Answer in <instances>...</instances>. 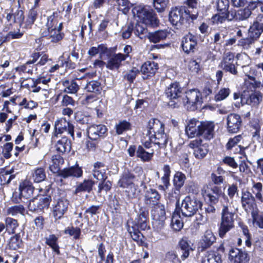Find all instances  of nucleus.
<instances>
[{"instance_id": "1", "label": "nucleus", "mask_w": 263, "mask_h": 263, "mask_svg": "<svg viewBox=\"0 0 263 263\" xmlns=\"http://www.w3.org/2000/svg\"><path fill=\"white\" fill-rule=\"evenodd\" d=\"M215 124L212 122H201L193 119L191 120L185 128V132L189 138L201 136L210 140L214 137Z\"/></svg>"}, {"instance_id": "2", "label": "nucleus", "mask_w": 263, "mask_h": 263, "mask_svg": "<svg viewBox=\"0 0 263 263\" xmlns=\"http://www.w3.org/2000/svg\"><path fill=\"white\" fill-rule=\"evenodd\" d=\"M237 58L239 63L238 65H241L243 70L248 78V79H245V84L247 85L250 84L252 86V87L250 86V88L255 89L259 87L261 85V76L260 73L258 72L254 68H249L250 59L249 57L246 54H237Z\"/></svg>"}, {"instance_id": "3", "label": "nucleus", "mask_w": 263, "mask_h": 263, "mask_svg": "<svg viewBox=\"0 0 263 263\" xmlns=\"http://www.w3.org/2000/svg\"><path fill=\"white\" fill-rule=\"evenodd\" d=\"M148 211L140 210L138 217L135 220V224L132 227H128L127 231L134 241L137 242H142L144 236L139 229L146 230L149 228L148 224Z\"/></svg>"}, {"instance_id": "4", "label": "nucleus", "mask_w": 263, "mask_h": 263, "mask_svg": "<svg viewBox=\"0 0 263 263\" xmlns=\"http://www.w3.org/2000/svg\"><path fill=\"white\" fill-rule=\"evenodd\" d=\"M201 194L204 198L212 204H216L220 197H221L220 202L222 208L229 204H233V202L229 201V199L221 187L218 186H206L205 189L202 190Z\"/></svg>"}, {"instance_id": "5", "label": "nucleus", "mask_w": 263, "mask_h": 263, "mask_svg": "<svg viewBox=\"0 0 263 263\" xmlns=\"http://www.w3.org/2000/svg\"><path fill=\"white\" fill-rule=\"evenodd\" d=\"M234 209L233 204H229L222 208L219 229V235L221 238H223L228 232L234 227Z\"/></svg>"}, {"instance_id": "6", "label": "nucleus", "mask_w": 263, "mask_h": 263, "mask_svg": "<svg viewBox=\"0 0 263 263\" xmlns=\"http://www.w3.org/2000/svg\"><path fill=\"white\" fill-rule=\"evenodd\" d=\"M132 13L135 17H138L145 25L157 26L159 20L154 10L148 7L138 6L132 9Z\"/></svg>"}, {"instance_id": "7", "label": "nucleus", "mask_w": 263, "mask_h": 263, "mask_svg": "<svg viewBox=\"0 0 263 263\" xmlns=\"http://www.w3.org/2000/svg\"><path fill=\"white\" fill-rule=\"evenodd\" d=\"M198 14L197 11L191 14L189 11H187L185 7H175L170 12L169 20L173 25L178 28L189 17L191 18L192 20H196Z\"/></svg>"}, {"instance_id": "8", "label": "nucleus", "mask_w": 263, "mask_h": 263, "mask_svg": "<svg viewBox=\"0 0 263 263\" xmlns=\"http://www.w3.org/2000/svg\"><path fill=\"white\" fill-rule=\"evenodd\" d=\"M19 191L20 193L18 196H17V193L15 192L13 193L11 199L12 202L14 203H19L22 197L28 199V208L30 211L32 212L31 202L33 201V198H32L33 195V183L31 178H26L20 183Z\"/></svg>"}, {"instance_id": "9", "label": "nucleus", "mask_w": 263, "mask_h": 263, "mask_svg": "<svg viewBox=\"0 0 263 263\" xmlns=\"http://www.w3.org/2000/svg\"><path fill=\"white\" fill-rule=\"evenodd\" d=\"M165 94L170 100L168 105L174 108L178 107L181 104L182 95V88L179 83L175 82L170 84L165 89Z\"/></svg>"}, {"instance_id": "10", "label": "nucleus", "mask_w": 263, "mask_h": 263, "mask_svg": "<svg viewBox=\"0 0 263 263\" xmlns=\"http://www.w3.org/2000/svg\"><path fill=\"white\" fill-rule=\"evenodd\" d=\"M202 206V202L197 198L187 196L181 203L180 210L182 215L184 217H192L201 209Z\"/></svg>"}, {"instance_id": "11", "label": "nucleus", "mask_w": 263, "mask_h": 263, "mask_svg": "<svg viewBox=\"0 0 263 263\" xmlns=\"http://www.w3.org/2000/svg\"><path fill=\"white\" fill-rule=\"evenodd\" d=\"M187 110H194L197 109V105H200L202 101L201 94L196 89H193L185 92V95L181 99Z\"/></svg>"}, {"instance_id": "12", "label": "nucleus", "mask_w": 263, "mask_h": 263, "mask_svg": "<svg viewBox=\"0 0 263 263\" xmlns=\"http://www.w3.org/2000/svg\"><path fill=\"white\" fill-rule=\"evenodd\" d=\"M256 198L248 190L242 191L241 204L242 209L247 213H252L258 209Z\"/></svg>"}, {"instance_id": "13", "label": "nucleus", "mask_w": 263, "mask_h": 263, "mask_svg": "<svg viewBox=\"0 0 263 263\" xmlns=\"http://www.w3.org/2000/svg\"><path fill=\"white\" fill-rule=\"evenodd\" d=\"M236 64L234 54L231 52H228L224 53L219 66L224 71L236 75L238 72L236 67Z\"/></svg>"}, {"instance_id": "14", "label": "nucleus", "mask_w": 263, "mask_h": 263, "mask_svg": "<svg viewBox=\"0 0 263 263\" xmlns=\"http://www.w3.org/2000/svg\"><path fill=\"white\" fill-rule=\"evenodd\" d=\"M107 128L102 124H93L87 126V134L88 137L91 140L97 141L105 137L107 135Z\"/></svg>"}, {"instance_id": "15", "label": "nucleus", "mask_w": 263, "mask_h": 263, "mask_svg": "<svg viewBox=\"0 0 263 263\" xmlns=\"http://www.w3.org/2000/svg\"><path fill=\"white\" fill-rule=\"evenodd\" d=\"M202 140L195 139L192 140L189 143V147L194 149L193 154L195 157L198 159H201L205 157L209 152L208 144H202Z\"/></svg>"}, {"instance_id": "16", "label": "nucleus", "mask_w": 263, "mask_h": 263, "mask_svg": "<svg viewBox=\"0 0 263 263\" xmlns=\"http://www.w3.org/2000/svg\"><path fill=\"white\" fill-rule=\"evenodd\" d=\"M54 126L58 134L67 132L74 139V126L65 118H62L57 120L55 122Z\"/></svg>"}, {"instance_id": "17", "label": "nucleus", "mask_w": 263, "mask_h": 263, "mask_svg": "<svg viewBox=\"0 0 263 263\" xmlns=\"http://www.w3.org/2000/svg\"><path fill=\"white\" fill-rule=\"evenodd\" d=\"M39 190L41 193L40 196H38L40 198L37 202V209L43 210L44 208H48L51 200V197L47 194L49 192V187L46 186L43 189L40 186H34V190Z\"/></svg>"}, {"instance_id": "18", "label": "nucleus", "mask_w": 263, "mask_h": 263, "mask_svg": "<svg viewBox=\"0 0 263 263\" xmlns=\"http://www.w3.org/2000/svg\"><path fill=\"white\" fill-rule=\"evenodd\" d=\"M197 45V38L192 34L189 33L182 38L181 47L185 53H194Z\"/></svg>"}, {"instance_id": "19", "label": "nucleus", "mask_w": 263, "mask_h": 263, "mask_svg": "<svg viewBox=\"0 0 263 263\" xmlns=\"http://www.w3.org/2000/svg\"><path fill=\"white\" fill-rule=\"evenodd\" d=\"M263 32V14L257 15L248 30L249 35L258 39Z\"/></svg>"}, {"instance_id": "20", "label": "nucleus", "mask_w": 263, "mask_h": 263, "mask_svg": "<svg viewBox=\"0 0 263 263\" xmlns=\"http://www.w3.org/2000/svg\"><path fill=\"white\" fill-rule=\"evenodd\" d=\"M242 120L237 114H231L227 117V129L229 133H237L241 126Z\"/></svg>"}, {"instance_id": "21", "label": "nucleus", "mask_w": 263, "mask_h": 263, "mask_svg": "<svg viewBox=\"0 0 263 263\" xmlns=\"http://www.w3.org/2000/svg\"><path fill=\"white\" fill-rule=\"evenodd\" d=\"M159 68L158 64L154 61H146L141 67L140 71L143 79L146 80L154 76Z\"/></svg>"}, {"instance_id": "22", "label": "nucleus", "mask_w": 263, "mask_h": 263, "mask_svg": "<svg viewBox=\"0 0 263 263\" xmlns=\"http://www.w3.org/2000/svg\"><path fill=\"white\" fill-rule=\"evenodd\" d=\"M83 175V170L78 164L60 170L58 176L63 178L68 177L80 178Z\"/></svg>"}, {"instance_id": "23", "label": "nucleus", "mask_w": 263, "mask_h": 263, "mask_svg": "<svg viewBox=\"0 0 263 263\" xmlns=\"http://www.w3.org/2000/svg\"><path fill=\"white\" fill-rule=\"evenodd\" d=\"M229 257L233 263H249V257L247 252L237 248H231L229 251Z\"/></svg>"}, {"instance_id": "24", "label": "nucleus", "mask_w": 263, "mask_h": 263, "mask_svg": "<svg viewBox=\"0 0 263 263\" xmlns=\"http://www.w3.org/2000/svg\"><path fill=\"white\" fill-rule=\"evenodd\" d=\"M69 201L65 198L59 199L53 207V214L55 219L61 218L67 211Z\"/></svg>"}, {"instance_id": "25", "label": "nucleus", "mask_w": 263, "mask_h": 263, "mask_svg": "<svg viewBox=\"0 0 263 263\" xmlns=\"http://www.w3.org/2000/svg\"><path fill=\"white\" fill-rule=\"evenodd\" d=\"M153 226L155 233L157 235V238L164 240L167 237L168 230L165 228V219H153Z\"/></svg>"}, {"instance_id": "26", "label": "nucleus", "mask_w": 263, "mask_h": 263, "mask_svg": "<svg viewBox=\"0 0 263 263\" xmlns=\"http://www.w3.org/2000/svg\"><path fill=\"white\" fill-rule=\"evenodd\" d=\"M6 19L8 22H12L13 24H18L21 27L24 19V12L21 10L17 9L15 11L13 10L6 9L5 11Z\"/></svg>"}, {"instance_id": "27", "label": "nucleus", "mask_w": 263, "mask_h": 263, "mask_svg": "<svg viewBox=\"0 0 263 263\" xmlns=\"http://www.w3.org/2000/svg\"><path fill=\"white\" fill-rule=\"evenodd\" d=\"M53 21V17L50 16L48 18V32L43 33V36H48V39L51 40V41L53 43H57L60 41L63 38V34L60 32V29H56L55 28H52L50 27L51 25V23Z\"/></svg>"}, {"instance_id": "28", "label": "nucleus", "mask_w": 263, "mask_h": 263, "mask_svg": "<svg viewBox=\"0 0 263 263\" xmlns=\"http://www.w3.org/2000/svg\"><path fill=\"white\" fill-rule=\"evenodd\" d=\"M125 60L123 54L115 53L109 58L106 62V67L107 69L111 70H118L122 65V62Z\"/></svg>"}, {"instance_id": "29", "label": "nucleus", "mask_w": 263, "mask_h": 263, "mask_svg": "<svg viewBox=\"0 0 263 263\" xmlns=\"http://www.w3.org/2000/svg\"><path fill=\"white\" fill-rule=\"evenodd\" d=\"M161 198V195L154 189H148L144 194V203L146 205L153 206L159 202Z\"/></svg>"}, {"instance_id": "30", "label": "nucleus", "mask_w": 263, "mask_h": 263, "mask_svg": "<svg viewBox=\"0 0 263 263\" xmlns=\"http://www.w3.org/2000/svg\"><path fill=\"white\" fill-rule=\"evenodd\" d=\"M148 139L154 144L158 145L159 148H164L168 141L169 138L164 131L162 132L152 133V135L148 136Z\"/></svg>"}, {"instance_id": "31", "label": "nucleus", "mask_w": 263, "mask_h": 263, "mask_svg": "<svg viewBox=\"0 0 263 263\" xmlns=\"http://www.w3.org/2000/svg\"><path fill=\"white\" fill-rule=\"evenodd\" d=\"M135 179L136 177L133 173L129 170H125L121 174L117 184L121 188H126L133 184Z\"/></svg>"}, {"instance_id": "32", "label": "nucleus", "mask_w": 263, "mask_h": 263, "mask_svg": "<svg viewBox=\"0 0 263 263\" xmlns=\"http://www.w3.org/2000/svg\"><path fill=\"white\" fill-rule=\"evenodd\" d=\"M147 136L148 137L152 135V133L156 134V133L164 132V124L157 119H151L147 125Z\"/></svg>"}, {"instance_id": "33", "label": "nucleus", "mask_w": 263, "mask_h": 263, "mask_svg": "<svg viewBox=\"0 0 263 263\" xmlns=\"http://www.w3.org/2000/svg\"><path fill=\"white\" fill-rule=\"evenodd\" d=\"M55 148L59 153H69L71 150L70 140L65 136L62 137L57 141Z\"/></svg>"}, {"instance_id": "34", "label": "nucleus", "mask_w": 263, "mask_h": 263, "mask_svg": "<svg viewBox=\"0 0 263 263\" xmlns=\"http://www.w3.org/2000/svg\"><path fill=\"white\" fill-rule=\"evenodd\" d=\"M178 249L180 251V258L182 260H184L189 256L191 251H192L188 240L186 238H183L179 241Z\"/></svg>"}, {"instance_id": "35", "label": "nucleus", "mask_w": 263, "mask_h": 263, "mask_svg": "<svg viewBox=\"0 0 263 263\" xmlns=\"http://www.w3.org/2000/svg\"><path fill=\"white\" fill-rule=\"evenodd\" d=\"M216 241V237L211 230L205 232L200 242L201 250L210 247Z\"/></svg>"}, {"instance_id": "36", "label": "nucleus", "mask_w": 263, "mask_h": 263, "mask_svg": "<svg viewBox=\"0 0 263 263\" xmlns=\"http://www.w3.org/2000/svg\"><path fill=\"white\" fill-rule=\"evenodd\" d=\"M170 33L167 30H159L149 33L148 38L151 42L157 43L166 39Z\"/></svg>"}, {"instance_id": "37", "label": "nucleus", "mask_w": 263, "mask_h": 263, "mask_svg": "<svg viewBox=\"0 0 263 263\" xmlns=\"http://www.w3.org/2000/svg\"><path fill=\"white\" fill-rule=\"evenodd\" d=\"M95 182L91 179H84L83 182L79 183L76 186L73 193L78 194L82 192L90 193L92 190Z\"/></svg>"}, {"instance_id": "38", "label": "nucleus", "mask_w": 263, "mask_h": 263, "mask_svg": "<svg viewBox=\"0 0 263 263\" xmlns=\"http://www.w3.org/2000/svg\"><path fill=\"white\" fill-rule=\"evenodd\" d=\"M154 208L152 210V216L153 219H166V213L164 204L158 203L154 205Z\"/></svg>"}, {"instance_id": "39", "label": "nucleus", "mask_w": 263, "mask_h": 263, "mask_svg": "<svg viewBox=\"0 0 263 263\" xmlns=\"http://www.w3.org/2000/svg\"><path fill=\"white\" fill-rule=\"evenodd\" d=\"M154 153L153 149L150 152H146L142 146L139 145L137 148L136 156L143 162H149L152 159Z\"/></svg>"}, {"instance_id": "40", "label": "nucleus", "mask_w": 263, "mask_h": 263, "mask_svg": "<svg viewBox=\"0 0 263 263\" xmlns=\"http://www.w3.org/2000/svg\"><path fill=\"white\" fill-rule=\"evenodd\" d=\"M23 35L20 32V29L17 28V31H9L7 34L4 35L0 33V47L5 43L9 42L11 39H20Z\"/></svg>"}, {"instance_id": "41", "label": "nucleus", "mask_w": 263, "mask_h": 263, "mask_svg": "<svg viewBox=\"0 0 263 263\" xmlns=\"http://www.w3.org/2000/svg\"><path fill=\"white\" fill-rule=\"evenodd\" d=\"M263 185L261 182H253L250 192L255 197L256 200L260 202H263V195L262 194Z\"/></svg>"}, {"instance_id": "42", "label": "nucleus", "mask_w": 263, "mask_h": 263, "mask_svg": "<svg viewBox=\"0 0 263 263\" xmlns=\"http://www.w3.org/2000/svg\"><path fill=\"white\" fill-rule=\"evenodd\" d=\"M222 260L221 255L219 254L211 252L202 258L201 263H221Z\"/></svg>"}, {"instance_id": "43", "label": "nucleus", "mask_w": 263, "mask_h": 263, "mask_svg": "<svg viewBox=\"0 0 263 263\" xmlns=\"http://www.w3.org/2000/svg\"><path fill=\"white\" fill-rule=\"evenodd\" d=\"M186 176L181 172H176L174 175L173 183L174 187L180 190L184 184Z\"/></svg>"}, {"instance_id": "44", "label": "nucleus", "mask_w": 263, "mask_h": 263, "mask_svg": "<svg viewBox=\"0 0 263 263\" xmlns=\"http://www.w3.org/2000/svg\"><path fill=\"white\" fill-rule=\"evenodd\" d=\"M62 84L65 87L64 91L68 93H76L79 89L78 84L74 80H64L62 82Z\"/></svg>"}, {"instance_id": "45", "label": "nucleus", "mask_w": 263, "mask_h": 263, "mask_svg": "<svg viewBox=\"0 0 263 263\" xmlns=\"http://www.w3.org/2000/svg\"><path fill=\"white\" fill-rule=\"evenodd\" d=\"M47 61L48 56L43 52L34 53V66H36V70H37V67L45 65Z\"/></svg>"}, {"instance_id": "46", "label": "nucleus", "mask_w": 263, "mask_h": 263, "mask_svg": "<svg viewBox=\"0 0 263 263\" xmlns=\"http://www.w3.org/2000/svg\"><path fill=\"white\" fill-rule=\"evenodd\" d=\"M84 89L87 92L99 93H100L102 87L99 82L92 80L87 83Z\"/></svg>"}, {"instance_id": "47", "label": "nucleus", "mask_w": 263, "mask_h": 263, "mask_svg": "<svg viewBox=\"0 0 263 263\" xmlns=\"http://www.w3.org/2000/svg\"><path fill=\"white\" fill-rule=\"evenodd\" d=\"M251 214L254 226L263 229V214L259 213L258 209Z\"/></svg>"}, {"instance_id": "48", "label": "nucleus", "mask_w": 263, "mask_h": 263, "mask_svg": "<svg viewBox=\"0 0 263 263\" xmlns=\"http://www.w3.org/2000/svg\"><path fill=\"white\" fill-rule=\"evenodd\" d=\"M6 231L9 234L15 233V229L18 226L17 221L10 217L5 219Z\"/></svg>"}, {"instance_id": "49", "label": "nucleus", "mask_w": 263, "mask_h": 263, "mask_svg": "<svg viewBox=\"0 0 263 263\" xmlns=\"http://www.w3.org/2000/svg\"><path fill=\"white\" fill-rule=\"evenodd\" d=\"M180 197V190L173 187L168 193L167 198L171 202H176V205L179 204V199Z\"/></svg>"}, {"instance_id": "50", "label": "nucleus", "mask_w": 263, "mask_h": 263, "mask_svg": "<svg viewBox=\"0 0 263 263\" xmlns=\"http://www.w3.org/2000/svg\"><path fill=\"white\" fill-rule=\"evenodd\" d=\"M262 95L259 92H255L250 95L246 100V103L251 106L257 105L262 100Z\"/></svg>"}, {"instance_id": "51", "label": "nucleus", "mask_w": 263, "mask_h": 263, "mask_svg": "<svg viewBox=\"0 0 263 263\" xmlns=\"http://www.w3.org/2000/svg\"><path fill=\"white\" fill-rule=\"evenodd\" d=\"M58 237L53 235H50L46 238V243L57 254L60 253L59 247L57 243Z\"/></svg>"}, {"instance_id": "52", "label": "nucleus", "mask_w": 263, "mask_h": 263, "mask_svg": "<svg viewBox=\"0 0 263 263\" xmlns=\"http://www.w3.org/2000/svg\"><path fill=\"white\" fill-rule=\"evenodd\" d=\"M130 129H131V124L126 120L121 121L116 125V132L118 135H121Z\"/></svg>"}, {"instance_id": "53", "label": "nucleus", "mask_w": 263, "mask_h": 263, "mask_svg": "<svg viewBox=\"0 0 263 263\" xmlns=\"http://www.w3.org/2000/svg\"><path fill=\"white\" fill-rule=\"evenodd\" d=\"M23 242L18 234L14 235L10 238L9 246L10 249L16 250L22 247Z\"/></svg>"}, {"instance_id": "54", "label": "nucleus", "mask_w": 263, "mask_h": 263, "mask_svg": "<svg viewBox=\"0 0 263 263\" xmlns=\"http://www.w3.org/2000/svg\"><path fill=\"white\" fill-rule=\"evenodd\" d=\"M257 39V38L253 37L251 35H249L248 37L239 40L238 42V45L242 46L244 49H248L251 47L254 41Z\"/></svg>"}, {"instance_id": "55", "label": "nucleus", "mask_w": 263, "mask_h": 263, "mask_svg": "<svg viewBox=\"0 0 263 263\" xmlns=\"http://www.w3.org/2000/svg\"><path fill=\"white\" fill-rule=\"evenodd\" d=\"M119 7V10L126 14L132 7V4L128 0H115Z\"/></svg>"}, {"instance_id": "56", "label": "nucleus", "mask_w": 263, "mask_h": 263, "mask_svg": "<svg viewBox=\"0 0 263 263\" xmlns=\"http://www.w3.org/2000/svg\"><path fill=\"white\" fill-rule=\"evenodd\" d=\"M180 218V216L176 214H173L172 216L171 226L175 231H179L183 228V224Z\"/></svg>"}, {"instance_id": "57", "label": "nucleus", "mask_w": 263, "mask_h": 263, "mask_svg": "<svg viewBox=\"0 0 263 263\" xmlns=\"http://www.w3.org/2000/svg\"><path fill=\"white\" fill-rule=\"evenodd\" d=\"M135 34L138 36L140 39H142L144 35L147 33V30L145 25L140 23H137L134 28Z\"/></svg>"}, {"instance_id": "58", "label": "nucleus", "mask_w": 263, "mask_h": 263, "mask_svg": "<svg viewBox=\"0 0 263 263\" xmlns=\"http://www.w3.org/2000/svg\"><path fill=\"white\" fill-rule=\"evenodd\" d=\"M229 0H216V8L218 12L226 13L229 8Z\"/></svg>"}, {"instance_id": "59", "label": "nucleus", "mask_w": 263, "mask_h": 263, "mask_svg": "<svg viewBox=\"0 0 263 263\" xmlns=\"http://www.w3.org/2000/svg\"><path fill=\"white\" fill-rule=\"evenodd\" d=\"M112 186V182L107 179H104L100 181L98 184V192L100 193L102 191H104L105 192L109 191Z\"/></svg>"}, {"instance_id": "60", "label": "nucleus", "mask_w": 263, "mask_h": 263, "mask_svg": "<svg viewBox=\"0 0 263 263\" xmlns=\"http://www.w3.org/2000/svg\"><path fill=\"white\" fill-rule=\"evenodd\" d=\"M139 72L138 69L134 67L124 74L123 78L129 83H133Z\"/></svg>"}, {"instance_id": "61", "label": "nucleus", "mask_w": 263, "mask_h": 263, "mask_svg": "<svg viewBox=\"0 0 263 263\" xmlns=\"http://www.w3.org/2000/svg\"><path fill=\"white\" fill-rule=\"evenodd\" d=\"M252 11L249 8L240 9L237 10V20L244 21L248 19L251 15Z\"/></svg>"}, {"instance_id": "62", "label": "nucleus", "mask_w": 263, "mask_h": 263, "mask_svg": "<svg viewBox=\"0 0 263 263\" xmlns=\"http://www.w3.org/2000/svg\"><path fill=\"white\" fill-rule=\"evenodd\" d=\"M165 260L172 263H181V258H179L178 254L174 251H170L166 253Z\"/></svg>"}, {"instance_id": "63", "label": "nucleus", "mask_w": 263, "mask_h": 263, "mask_svg": "<svg viewBox=\"0 0 263 263\" xmlns=\"http://www.w3.org/2000/svg\"><path fill=\"white\" fill-rule=\"evenodd\" d=\"M168 2L169 0H153L154 7L158 12H161L164 11Z\"/></svg>"}, {"instance_id": "64", "label": "nucleus", "mask_w": 263, "mask_h": 263, "mask_svg": "<svg viewBox=\"0 0 263 263\" xmlns=\"http://www.w3.org/2000/svg\"><path fill=\"white\" fill-rule=\"evenodd\" d=\"M217 87V84L215 82L213 81H211L210 82L209 81L203 89V95H204L205 96L207 97L215 90V89Z\"/></svg>"}]
</instances>
